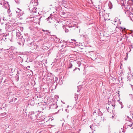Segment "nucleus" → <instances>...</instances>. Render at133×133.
<instances>
[{"instance_id": "nucleus-23", "label": "nucleus", "mask_w": 133, "mask_h": 133, "mask_svg": "<svg viewBox=\"0 0 133 133\" xmlns=\"http://www.w3.org/2000/svg\"><path fill=\"white\" fill-rule=\"evenodd\" d=\"M23 27H21V28H18V29H19V30L22 31H23Z\"/></svg>"}, {"instance_id": "nucleus-15", "label": "nucleus", "mask_w": 133, "mask_h": 133, "mask_svg": "<svg viewBox=\"0 0 133 133\" xmlns=\"http://www.w3.org/2000/svg\"><path fill=\"white\" fill-rule=\"evenodd\" d=\"M126 119L128 121H129L130 122H131L132 121V119L130 118L128 116H127V117L126 118Z\"/></svg>"}, {"instance_id": "nucleus-11", "label": "nucleus", "mask_w": 133, "mask_h": 133, "mask_svg": "<svg viewBox=\"0 0 133 133\" xmlns=\"http://www.w3.org/2000/svg\"><path fill=\"white\" fill-rule=\"evenodd\" d=\"M95 124L94 123V124H92L91 125H90V128L92 130L94 128L95 129L96 128L95 127Z\"/></svg>"}, {"instance_id": "nucleus-12", "label": "nucleus", "mask_w": 133, "mask_h": 133, "mask_svg": "<svg viewBox=\"0 0 133 133\" xmlns=\"http://www.w3.org/2000/svg\"><path fill=\"white\" fill-rule=\"evenodd\" d=\"M32 43H31L30 44V45H31V49H35V45H36V43H33V45L32 44Z\"/></svg>"}, {"instance_id": "nucleus-25", "label": "nucleus", "mask_w": 133, "mask_h": 133, "mask_svg": "<svg viewBox=\"0 0 133 133\" xmlns=\"http://www.w3.org/2000/svg\"><path fill=\"white\" fill-rule=\"evenodd\" d=\"M78 97V96L77 95H75V100H76L77 99Z\"/></svg>"}, {"instance_id": "nucleus-55", "label": "nucleus", "mask_w": 133, "mask_h": 133, "mask_svg": "<svg viewBox=\"0 0 133 133\" xmlns=\"http://www.w3.org/2000/svg\"><path fill=\"white\" fill-rule=\"evenodd\" d=\"M78 69H79V70H80V69H79V68H78Z\"/></svg>"}, {"instance_id": "nucleus-24", "label": "nucleus", "mask_w": 133, "mask_h": 133, "mask_svg": "<svg viewBox=\"0 0 133 133\" xmlns=\"http://www.w3.org/2000/svg\"><path fill=\"white\" fill-rule=\"evenodd\" d=\"M69 30L66 28H65V32H69Z\"/></svg>"}, {"instance_id": "nucleus-16", "label": "nucleus", "mask_w": 133, "mask_h": 133, "mask_svg": "<svg viewBox=\"0 0 133 133\" xmlns=\"http://www.w3.org/2000/svg\"><path fill=\"white\" fill-rule=\"evenodd\" d=\"M105 11V10H104V9H102L101 16L102 15L103 16V15H104V14L103 13V12Z\"/></svg>"}, {"instance_id": "nucleus-31", "label": "nucleus", "mask_w": 133, "mask_h": 133, "mask_svg": "<svg viewBox=\"0 0 133 133\" xmlns=\"http://www.w3.org/2000/svg\"><path fill=\"white\" fill-rule=\"evenodd\" d=\"M51 18L50 16H49L46 19H47V21H48L49 20V19H50V18Z\"/></svg>"}, {"instance_id": "nucleus-36", "label": "nucleus", "mask_w": 133, "mask_h": 133, "mask_svg": "<svg viewBox=\"0 0 133 133\" xmlns=\"http://www.w3.org/2000/svg\"><path fill=\"white\" fill-rule=\"evenodd\" d=\"M65 110L67 112H69V110L68 109H66Z\"/></svg>"}, {"instance_id": "nucleus-60", "label": "nucleus", "mask_w": 133, "mask_h": 133, "mask_svg": "<svg viewBox=\"0 0 133 133\" xmlns=\"http://www.w3.org/2000/svg\"><path fill=\"white\" fill-rule=\"evenodd\" d=\"M92 133H93V131L92 132Z\"/></svg>"}, {"instance_id": "nucleus-37", "label": "nucleus", "mask_w": 133, "mask_h": 133, "mask_svg": "<svg viewBox=\"0 0 133 133\" xmlns=\"http://www.w3.org/2000/svg\"><path fill=\"white\" fill-rule=\"evenodd\" d=\"M129 1L131 2H133V0H129Z\"/></svg>"}, {"instance_id": "nucleus-7", "label": "nucleus", "mask_w": 133, "mask_h": 133, "mask_svg": "<svg viewBox=\"0 0 133 133\" xmlns=\"http://www.w3.org/2000/svg\"><path fill=\"white\" fill-rule=\"evenodd\" d=\"M97 113L98 114V118H102L101 116L103 115V114L100 111H99V109H98L97 111Z\"/></svg>"}, {"instance_id": "nucleus-56", "label": "nucleus", "mask_w": 133, "mask_h": 133, "mask_svg": "<svg viewBox=\"0 0 133 133\" xmlns=\"http://www.w3.org/2000/svg\"><path fill=\"white\" fill-rule=\"evenodd\" d=\"M6 3H7V4H8V2H6Z\"/></svg>"}, {"instance_id": "nucleus-8", "label": "nucleus", "mask_w": 133, "mask_h": 133, "mask_svg": "<svg viewBox=\"0 0 133 133\" xmlns=\"http://www.w3.org/2000/svg\"><path fill=\"white\" fill-rule=\"evenodd\" d=\"M76 120L74 118H72V121L71 122V125H73L76 122Z\"/></svg>"}, {"instance_id": "nucleus-42", "label": "nucleus", "mask_w": 133, "mask_h": 133, "mask_svg": "<svg viewBox=\"0 0 133 133\" xmlns=\"http://www.w3.org/2000/svg\"><path fill=\"white\" fill-rule=\"evenodd\" d=\"M2 29H0V33H1Z\"/></svg>"}, {"instance_id": "nucleus-10", "label": "nucleus", "mask_w": 133, "mask_h": 133, "mask_svg": "<svg viewBox=\"0 0 133 133\" xmlns=\"http://www.w3.org/2000/svg\"><path fill=\"white\" fill-rule=\"evenodd\" d=\"M46 79L48 81L50 82L52 81V80L53 79V78L51 77L48 76L47 77Z\"/></svg>"}, {"instance_id": "nucleus-61", "label": "nucleus", "mask_w": 133, "mask_h": 133, "mask_svg": "<svg viewBox=\"0 0 133 133\" xmlns=\"http://www.w3.org/2000/svg\"><path fill=\"white\" fill-rule=\"evenodd\" d=\"M130 85H131V86H132V85H131V84H130Z\"/></svg>"}, {"instance_id": "nucleus-41", "label": "nucleus", "mask_w": 133, "mask_h": 133, "mask_svg": "<svg viewBox=\"0 0 133 133\" xmlns=\"http://www.w3.org/2000/svg\"><path fill=\"white\" fill-rule=\"evenodd\" d=\"M131 36L133 37V32L131 33Z\"/></svg>"}, {"instance_id": "nucleus-5", "label": "nucleus", "mask_w": 133, "mask_h": 133, "mask_svg": "<svg viewBox=\"0 0 133 133\" xmlns=\"http://www.w3.org/2000/svg\"><path fill=\"white\" fill-rule=\"evenodd\" d=\"M74 63V61H72V60H70L68 64V68H71Z\"/></svg>"}, {"instance_id": "nucleus-2", "label": "nucleus", "mask_w": 133, "mask_h": 133, "mask_svg": "<svg viewBox=\"0 0 133 133\" xmlns=\"http://www.w3.org/2000/svg\"><path fill=\"white\" fill-rule=\"evenodd\" d=\"M17 43L19 45H24V39L22 36H21V38H19L17 39Z\"/></svg>"}, {"instance_id": "nucleus-47", "label": "nucleus", "mask_w": 133, "mask_h": 133, "mask_svg": "<svg viewBox=\"0 0 133 133\" xmlns=\"http://www.w3.org/2000/svg\"><path fill=\"white\" fill-rule=\"evenodd\" d=\"M65 27V26H63V29H64V28Z\"/></svg>"}, {"instance_id": "nucleus-6", "label": "nucleus", "mask_w": 133, "mask_h": 133, "mask_svg": "<svg viewBox=\"0 0 133 133\" xmlns=\"http://www.w3.org/2000/svg\"><path fill=\"white\" fill-rule=\"evenodd\" d=\"M13 33V32H12L10 35H9V34H6V37L7 38H8L9 40H11L13 37V36L12 35Z\"/></svg>"}, {"instance_id": "nucleus-28", "label": "nucleus", "mask_w": 133, "mask_h": 133, "mask_svg": "<svg viewBox=\"0 0 133 133\" xmlns=\"http://www.w3.org/2000/svg\"><path fill=\"white\" fill-rule=\"evenodd\" d=\"M15 1L17 3H19V0H15Z\"/></svg>"}, {"instance_id": "nucleus-40", "label": "nucleus", "mask_w": 133, "mask_h": 133, "mask_svg": "<svg viewBox=\"0 0 133 133\" xmlns=\"http://www.w3.org/2000/svg\"><path fill=\"white\" fill-rule=\"evenodd\" d=\"M77 69V68H75L73 70V71H75V70H76Z\"/></svg>"}, {"instance_id": "nucleus-32", "label": "nucleus", "mask_w": 133, "mask_h": 133, "mask_svg": "<svg viewBox=\"0 0 133 133\" xmlns=\"http://www.w3.org/2000/svg\"><path fill=\"white\" fill-rule=\"evenodd\" d=\"M42 31H44V32L46 31L47 32H48L49 31L48 30H46V31H45L44 30H42Z\"/></svg>"}, {"instance_id": "nucleus-17", "label": "nucleus", "mask_w": 133, "mask_h": 133, "mask_svg": "<svg viewBox=\"0 0 133 133\" xmlns=\"http://www.w3.org/2000/svg\"><path fill=\"white\" fill-rule=\"evenodd\" d=\"M36 9L37 8H32V11L35 13H36L37 12Z\"/></svg>"}, {"instance_id": "nucleus-50", "label": "nucleus", "mask_w": 133, "mask_h": 133, "mask_svg": "<svg viewBox=\"0 0 133 133\" xmlns=\"http://www.w3.org/2000/svg\"><path fill=\"white\" fill-rule=\"evenodd\" d=\"M69 116V115H68L67 116V118H68V117Z\"/></svg>"}, {"instance_id": "nucleus-44", "label": "nucleus", "mask_w": 133, "mask_h": 133, "mask_svg": "<svg viewBox=\"0 0 133 133\" xmlns=\"http://www.w3.org/2000/svg\"><path fill=\"white\" fill-rule=\"evenodd\" d=\"M44 117L43 116L42 117H41V118H40V119H42V118H44Z\"/></svg>"}, {"instance_id": "nucleus-39", "label": "nucleus", "mask_w": 133, "mask_h": 133, "mask_svg": "<svg viewBox=\"0 0 133 133\" xmlns=\"http://www.w3.org/2000/svg\"><path fill=\"white\" fill-rule=\"evenodd\" d=\"M77 69V68H75L73 70V71H75V70H76Z\"/></svg>"}, {"instance_id": "nucleus-22", "label": "nucleus", "mask_w": 133, "mask_h": 133, "mask_svg": "<svg viewBox=\"0 0 133 133\" xmlns=\"http://www.w3.org/2000/svg\"><path fill=\"white\" fill-rule=\"evenodd\" d=\"M31 115H32L33 116H36V115H34V112H31V113H30Z\"/></svg>"}, {"instance_id": "nucleus-45", "label": "nucleus", "mask_w": 133, "mask_h": 133, "mask_svg": "<svg viewBox=\"0 0 133 133\" xmlns=\"http://www.w3.org/2000/svg\"><path fill=\"white\" fill-rule=\"evenodd\" d=\"M125 36V37H126V38H128V37H127V36Z\"/></svg>"}, {"instance_id": "nucleus-35", "label": "nucleus", "mask_w": 133, "mask_h": 133, "mask_svg": "<svg viewBox=\"0 0 133 133\" xmlns=\"http://www.w3.org/2000/svg\"><path fill=\"white\" fill-rule=\"evenodd\" d=\"M130 19L133 22V16H132V17H131Z\"/></svg>"}, {"instance_id": "nucleus-58", "label": "nucleus", "mask_w": 133, "mask_h": 133, "mask_svg": "<svg viewBox=\"0 0 133 133\" xmlns=\"http://www.w3.org/2000/svg\"><path fill=\"white\" fill-rule=\"evenodd\" d=\"M3 114H6L5 113H4Z\"/></svg>"}, {"instance_id": "nucleus-19", "label": "nucleus", "mask_w": 133, "mask_h": 133, "mask_svg": "<svg viewBox=\"0 0 133 133\" xmlns=\"http://www.w3.org/2000/svg\"><path fill=\"white\" fill-rule=\"evenodd\" d=\"M4 0H0V4L1 5H4Z\"/></svg>"}, {"instance_id": "nucleus-53", "label": "nucleus", "mask_w": 133, "mask_h": 133, "mask_svg": "<svg viewBox=\"0 0 133 133\" xmlns=\"http://www.w3.org/2000/svg\"><path fill=\"white\" fill-rule=\"evenodd\" d=\"M112 118H113L114 117V116H112Z\"/></svg>"}, {"instance_id": "nucleus-34", "label": "nucleus", "mask_w": 133, "mask_h": 133, "mask_svg": "<svg viewBox=\"0 0 133 133\" xmlns=\"http://www.w3.org/2000/svg\"><path fill=\"white\" fill-rule=\"evenodd\" d=\"M58 78H55V81L56 82V83H57V81Z\"/></svg>"}, {"instance_id": "nucleus-14", "label": "nucleus", "mask_w": 133, "mask_h": 133, "mask_svg": "<svg viewBox=\"0 0 133 133\" xmlns=\"http://www.w3.org/2000/svg\"><path fill=\"white\" fill-rule=\"evenodd\" d=\"M127 128H131V129H133V127H132V123H131V124H130L129 125H127Z\"/></svg>"}, {"instance_id": "nucleus-52", "label": "nucleus", "mask_w": 133, "mask_h": 133, "mask_svg": "<svg viewBox=\"0 0 133 133\" xmlns=\"http://www.w3.org/2000/svg\"><path fill=\"white\" fill-rule=\"evenodd\" d=\"M107 110H108V111H108V110H108V108H107Z\"/></svg>"}, {"instance_id": "nucleus-46", "label": "nucleus", "mask_w": 133, "mask_h": 133, "mask_svg": "<svg viewBox=\"0 0 133 133\" xmlns=\"http://www.w3.org/2000/svg\"><path fill=\"white\" fill-rule=\"evenodd\" d=\"M69 107V105H68L67 106V108H68Z\"/></svg>"}, {"instance_id": "nucleus-49", "label": "nucleus", "mask_w": 133, "mask_h": 133, "mask_svg": "<svg viewBox=\"0 0 133 133\" xmlns=\"http://www.w3.org/2000/svg\"><path fill=\"white\" fill-rule=\"evenodd\" d=\"M27 67H28V68H30V66H28Z\"/></svg>"}, {"instance_id": "nucleus-1", "label": "nucleus", "mask_w": 133, "mask_h": 133, "mask_svg": "<svg viewBox=\"0 0 133 133\" xmlns=\"http://www.w3.org/2000/svg\"><path fill=\"white\" fill-rule=\"evenodd\" d=\"M17 25L16 23H8L6 24V29L9 31L15 32L16 29Z\"/></svg>"}, {"instance_id": "nucleus-26", "label": "nucleus", "mask_w": 133, "mask_h": 133, "mask_svg": "<svg viewBox=\"0 0 133 133\" xmlns=\"http://www.w3.org/2000/svg\"><path fill=\"white\" fill-rule=\"evenodd\" d=\"M17 10H16V13H19L20 12V11H21V10L18 8H17Z\"/></svg>"}, {"instance_id": "nucleus-29", "label": "nucleus", "mask_w": 133, "mask_h": 133, "mask_svg": "<svg viewBox=\"0 0 133 133\" xmlns=\"http://www.w3.org/2000/svg\"><path fill=\"white\" fill-rule=\"evenodd\" d=\"M41 114H39L37 116V118H41Z\"/></svg>"}, {"instance_id": "nucleus-54", "label": "nucleus", "mask_w": 133, "mask_h": 133, "mask_svg": "<svg viewBox=\"0 0 133 133\" xmlns=\"http://www.w3.org/2000/svg\"><path fill=\"white\" fill-rule=\"evenodd\" d=\"M80 29H79V32H80Z\"/></svg>"}, {"instance_id": "nucleus-59", "label": "nucleus", "mask_w": 133, "mask_h": 133, "mask_svg": "<svg viewBox=\"0 0 133 133\" xmlns=\"http://www.w3.org/2000/svg\"><path fill=\"white\" fill-rule=\"evenodd\" d=\"M104 18L105 19V17H104Z\"/></svg>"}, {"instance_id": "nucleus-33", "label": "nucleus", "mask_w": 133, "mask_h": 133, "mask_svg": "<svg viewBox=\"0 0 133 133\" xmlns=\"http://www.w3.org/2000/svg\"><path fill=\"white\" fill-rule=\"evenodd\" d=\"M35 48L37 49L38 47V45H35Z\"/></svg>"}, {"instance_id": "nucleus-18", "label": "nucleus", "mask_w": 133, "mask_h": 133, "mask_svg": "<svg viewBox=\"0 0 133 133\" xmlns=\"http://www.w3.org/2000/svg\"><path fill=\"white\" fill-rule=\"evenodd\" d=\"M74 40H72V39H71V40H68V41H67L66 42V43L67 44H69V43H73V42H72V41H74Z\"/></svg>"}, {"instance_id": "nucleus-21", "label": "nucleus", "mask_w": 133, "mask_h": 133, "mask_svg": "<svg viewBox=\"0 0 133 133\" xmlns=\"http://www.w3.org/2000/svg\"><path fill=\"white\" fill-rule=\"evenodd\" d=\"M77 87H78L77 92H79V91H80V90L81 86H78Z\"/></svg>"}, {"instance_id": "nucleus-43", "label": "nucleus", "mask_w": 133, "mask_h": 133, "mask_svg": "<svg viewBox=\"0 0 133 133\" xmlns=\"http://www.w3.org/2000/svg\"><path fill=\"white\" fill-rule=\"evenodd\" d=\"M119 103L121 105H122V102H120Z\"/></svg>"}, {"instance_id": "nucleus-13", "label": "nucleus", "mask_w": 133, "mask_h": 133, "mask_svg": "<svg viewBox=\"0 0 133 133\" xmlns=\"http://www.w3.org/2000/svg\"><path fill=\"white\" fill-rule=\"evenodd\" d=\"M97 112L96 110H94L93 113V115L95 117H97Z\"/></svg>"}, {"instance_id": "nucleus-38", "label": "nucleus", "mask_w": 133, "mask_h": 133, "mask_svg": "<svg viewBox=\"0 0 133 133\" xmlns=\"http://www.w3.org/2000/svg\"><path fill=\"white\" fill-rule=\"evenodd\" d=\"M29 10H32V9L30 7H29Z\"/></svg>"}, {"instance_id": "nucleus-62", "label": "nucleus", "mask_w": 133, "mask_h": 133, "mask_svg": "<svg viewBox=\"0 0 133 133\" xmlns=\"http://www.w3.org/2000/svg\"><path fill=\"white\" fill-rule=\"evenodd\" d=\"M89 133H90V132H89Z\"/></svg>"}, {"instance_id": "nucleus-9", "label": "nucleus", "mask_w": 133, "mask_h": 133, "mask_svg": "<svg viewBox=\"0 0 133 133\" xmlns=\"http://www.w3.org/2000/svg\"><path fill=\"white\" fill-rule=\"evenodd\" d=\"M98 11L99 12H98L99 15L100 16H101V9H102V7H100L98 6Z\"/></svg>"}, {"instance_id": "nucleus-48", "label": "nucleus", "mask_w": 133, "mask_h": 133, "mask_svg": "<svg viewBox=\"0 0 133 133\" xmlns=\"http://www.w3.org/2000/svg\"><path fill=\"white\" fill-rule=\"evenodd\" d=\"M123 107V106L122 105L121 107V108H122Z\"/></svg>"}, {"instance_id": "nucleus-27", "label": "nucleus", "mask_w": 133, "mask_h": 133, "mask_svg": "<svg viewBox=\"0 0 133 133\" xmlns=\"http://www.w3.org/2000/svg\"><path fill=\"white\" fill-rule=\"evenodd\" d=\"M129 43H130V44H131V48H133V45L132 44H131V43L130 41V42Z\"/></svg>"}, {"instance_id": "nucleus-4", "label": "nucleus", "mask_w": 133, "mask_h": 133, "mask_svg": "<svg viewBox=\"0 0 133 133\" xmlns=\"http://www.w3.org/2000/svg\"><path fill=\"white\" fill-rule=\"evenodd\" d=\"M16 32V36L18 37H19V38H21V34L19 29H16L15 30V32Z\"/></svg>"}, {"instance_id": "nucleus-3", "label": "nucleus", "mask_w": 133, "mask_h": 133, "mask_svg": "<svg viewBox=\"0 0 133 133\" xmlns=\"http://www.w3.org/2000/svg\"><path fill=\"white\" fill-rule=\"evenodd\" d=\"M46 121L45 122L43 121L42 122H39L38 123V125L39 127H45L46 125Z\"/></svg>"}, {"instance_id": "nucleus-57", "label": "nucleus", "mask_w": 133, "mask_h": 133, "mask_svg": "<svg viewBox=\"0 0 133 133\" xmlns=\"http://www.w3.org/2000/svg\"><path fill=\"white\" fill-rule=\"evenodd\" d=\"M62 102L64 104V102H63L62 101Z\"/></svg>"}, {"instance_id": "nucleus-20", "label": "nucleus", "mask_w": 133, "mask_h": 133, "mask_svg": "<svg viewBox=\"0 0 133 133\" xmlns=\"http://www.w3.org/2000/svg\"><path fill=\"white\" fill-rule=\"evenodd\" d=\"M109 7L110 9H111L112 8V4H111V3H109Z\"/></svg>"}, {"instance_id": "nucleus-51", "label": "nucleus", "mask_w": 133, "mask_h": 133, "mask_svg": "<svg viewBox=\"0 0 133 133\" xmlns=\"http://www.w3.org/2000/svg\"><path fill=\"white\" fill-rule=\"evenodd\" d=\"M119 28H121V29H122V28L121 27H119Z\"/></svg>"}, {"instance_id": "nucleus-30", "label": "nucleus", "mask_w": 133, "mask_h": 133, "mask_svg": "<svg viewBox=\"0 0 133 133\" xmlns=\"http://www.w3.org/2000/svg\"><path fill=\"white\" fill-rule=\"evenodd\" d=\"M83 37L85 38H86V37H87V35H83Z\"/></svg>"}]
</instances>
